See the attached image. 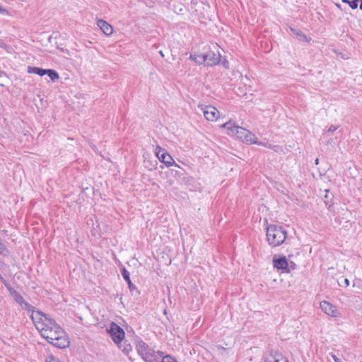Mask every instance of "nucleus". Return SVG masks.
I'll use <instances>...</instances> for the list:
<instances>
[{
	"label": "nucleus",
	"mask_w": 362,
	"mask_h": 362,
	"mask_svg": "<svg viewBox=\"0 0 362 362\" xmlns=\"http://www.w3.org/2000/svg\"><path fill=\"white\" fill-rule=\"evenodd\" d=\"M341 1L349 4L351 9H356L358 6V0H341Z\"/></svg>",
	"instance_id": "393cba45"
},
{
	"label": "nucleus",
	"mask_w": 362,
	"mask_h": 362,
	"mask_svg": "<svg viewBox=\"0 0 362 362\" xmlns=\"http://www.w3.org/2000/svg\"><path fill=\"white\" fill-rule=\"evenodd\" d=\"M7 290L9 292V294L13 297V300L20 305H22V303H24L23 297L17 292L11 286H10Z\"/></svg>",
	"instance_id": "2eb2a0df"
},
{
	"label": "nucleus",
	"mask_w": 362,
	"mask_h": 362,
	"mask_svg": "<svg viewBox=\"0 0 362 362\" xmlns=\"http://www.w3.org/2000/svg\"><path fill=\"white\" fill-rule=\"evenodd\" d=\"M47 317V314L40 310H35V313L31 314L30 318L35 325L36 329L40 332L41 327L44 324V318Z\"/></svg>",
	"instance_id": "6e6552de"
},
{
	"label": "nucleus",
	"mask_w": 362,
	"mask_h": 362,
	"mask_svg": "<svg viewBox=\"0 0 362 362\" xmlns=\"http://www.w3.org/2000/svg\"><path fill=\"white\" fill-rule=\"evenodd\" d=\"M244 132L246 133L245 139L244 140L245 143L248 144H255L259 145H263L262 142H258L257 136L253 133H252L249 130L248 132Z\"/></svg>",
	"instance_id": "a211bd4d"
},
{
	"label": "nucleus",
	"mask_w": 362,
	"mask_h": 362,
	"mask_svg": "<svg viewBox=\"0 0 362 362\" xmlns=\"http://www.w3.org/2000/svg\"><path fill=\"white\" fill-rule=\"evenodd\" d=\"M336 6L339 8H341V5L339 4H336Z\"/></svg>",
	"instance_id": "09e8293b"
},
{
	"label": "nucleus",
	"mask_w": 362,
	"mask_h": 362,
	"mask_svg": "<svg viewBox=\"0 0 362 362\" xmlns=\"http://www.w3.org/2000/svg\"><path fill=\"white\" fill-rule=\"evenodd\" d=\"M202 109L206 119L208 121H215L217 119L218 114L219 112L215 107L211 105H206Z\"/></svg>",
	"instance_id": "9d476101"
},
{
	"label": "nucleus",
	"mask_w": 362,
	"mask_h": 362,
	"mask_svg": "<svg viewBox=\"0 0 362 362\" xmlns=\"http://www.w3.org/2000/svg\"><path fill=\"white\" fill-rule=\"evenodd\" d=\"M221 127L224 128L227 130V134L231 136H235L238 139L244 142L245 139L246 133L244 132H248L247 129L237 126L235 124L232 123L231 121L226 122L221 125Z\"/></svg>",
	"instance_id": "7ed1b4c3"
},
{
	"label": "nucleus",
	"mask_w": 362,
	"mask_h": 362,
	"mask_svg": "<svg viewBox=\"0 0 362 362\" xmlns=\"http://www.w3.org/2000/svg\"><path fill=\"white\" fill-rule=\"evenodd\" d=\"M186 185L189 187L190 191H200L201 186L193 178H188L185 182Z\"/></svg>",
	"instance_id": "6ab92c4d"
},
{
	"label": "nucleus",
	"mask_w": 362,
	"mask_h": 362,
	"mask_svg": "<svg viewBox=\"0 0 362 362\" xmlns=\"http://www.w3.org/2000/svg\"><path fill=\"white\" fill-rule=\"evenodd\" d=\"M21 306L23 309L27 310L28 313L30 312L32 314L35 311V308L25 300L24 301V303H22V305Z\"/></svg>",
	"instance_id": "b1692460"
},
{
	"label": "nucleus",
	"mask_w": 362,
	"mask_h": 362,
	"mask_svg": "<svg viewBox=\"0 0 362 362\" xmlns=\"http://www.w3.org/2000/svg\"><path fill=\"white\" fill-rule=\"evenodd\" d=\"M160 161V163L161 164H164L165 166L167 167H170V166H172L173 165H175L176 167H179L176 163H175V160H158Z\"/></svg>",
	"instance_id": "c85d7f7f"
},
{
	"label": "nucleus",
	"mask_w": 362,
	"mask_h": 362,
	"mask_svg": "<svg viewBox=\"0 0 362 362\" xmlns=\"http://www.w3.org/2000/svg\"><path fill=\"white\" fill-rule=\"evenodd\" d=\"M121 273H122V277L128 284L129 288L130 291L133 292V291L137 290V288L132 284V282L130 279L129 272L127 271V269L125 267H123L121 269Z\"/></svg>",
	"instance_id": "dca6fc26"
},
{
	"label": "nucleus",
	"mask_w": 362,
	"mask_h": 362,
	"mask_svg": "<svg viewBox=\"0 0 362 362\" xmlns=\"http://www.w3.org/2000/svg\"><path fill=\"white\" fill-rule=\"evenodd\" d=\"M1 71V70L0 69V71Z\"/></svg>",
	"instance_id": "5fc2aeb1"
},
{
	"label": "nucleus",
	"mask_w": 362,
	"mask_h": 362,
	"mask_svg": "<svg viewBox=\"0 0 362 362\" xmlns=\"http://www.w3.org/2000/svg\"><path fill=\"white\" fill-rule=\"evenodd\" d=\"M163 356H164V353L163 351H155L154 350V354L152 356V358H154L156 362H158V358L159 357H162L163 358Z\"/></svg>",
	"instance_id": "7c9ffc66"
},
{
	"label": "nucleus",
	"mask_w": 362,
	"mask_h": 362,
	"mask_svg": "<svg viewBox=\"0 0 362 362\" xmlns=\"http://www.w3.org/2000/svg\"><path fill=\"white\" fill-rule=\"evenodd\" d=\"M335 221H337V222L339 221V224H341V221H339V218H335Z\"/></svg>",
	"instance_id": "8fccbe9b"
},
{
	"label": "nucleus",
	"mask_w": 362,
	"mask_h": 362,
	"mask_svg": "<svg viewBox=\"0 0 362 362\" xmlns=\"http://www.w3.org/2000/svg\"><path fill=\"white\" fill-rule=\"evenodd\" d=\"M45 69H43L41 67L28 66L27 71L29 74H37L40 76H45Z\"/></svg>",
	"instance_id": "aec40b11"
},
{
	"label": "nucleus",
	"mask_w": 362,
	"mask_h": 362,
	"mask_svg": "<svg viewBox=\"0 0 362 362\" xmlns=\"http://www.w3.org/2000/svg\"><path fill=\"white\" fill-rule=\"evenodd\" d=\"M358 3H360V4H359V8H360L361 10H362V0H358Z\"/></svg>",
	"instance_id": "37998d69"
},
{
	"label": "nucleus",
	"mask_w": 362,
	"mask_h": 362,
	"mask_svg": "<svg viewBox=\"0 0 362 362\" xmlns=\"http://www.w3.org/2000/svg\"><path fill=\"white\" fill-rule=\"evenodd\" d=\"M291 32L296 36L298 40L302 42H309L311 40V38H308L305 33H303L300 30L296 29L292 27H289Z\"/></svg>",
	"instance_id": "f3484780"
},
{
	"label": "nucleus",
	"mask_w": 362,
	"mask_h": 362,
	"mask_svg": "<svg viewBox=\"0 0 362 362\" xmlns=\"http://www.w3.org/2000/svg\"><path fill=\"white\" fill-rule=\"evenodd\" d=\"M271 356L273 357V358H279V359L284 360V362H288L287 358L284 357L283 354L281 352L278 351H275L274 352H272L271 353Z\"/></svg>",
	"instance_id": "bb28decb"
},
{
	"label": "nucleus",
	"mask_w": 362,
	"mask_h": 362,
	"mask_svg": "<svg viewBox=\"0 0 362 362\" xmlns=\"http://www.w3.org/2000/svg\"><path fill=\"white\" fill-rule=\"evenodd\" d=\"M339 128V126L331 125L327 130V133H332Z\"/></svg>",
	"instance_id": "c9c22d12"
},
{
	"label": "nucleus",
	"mask_w": 362,
	"mask_h": 362,
	"mask_svg": "<svg viewBox=\"0 0 362 362\" xmlns=\"http://www.w3.org/2000/svg\"><path fill=\"white\" fill-rule=\"evenodd\" d=\"M132 351V346L130 344L127 342V340L124 341L123 348L122 349V351L126 354L128 355L130 351Z\"/></svg>",
	"instance_id": "a878e982"
},
{
	"label": "nucleus",
	"mask_w": 362,
	"mask_h": 362,
	"mask_svg": "<svg viewBox=\"0 0 362 362\" xmlns=\"http://www.w3.org/2000/svg\"><path fill=\"white\" fill-rule=\"evenodd\" d=\"M280 360L279 358H274V362H279Z\"/></svg>",
	"instance_id": "49530a36"
},
{
	"label": "nucleus",
	"mask_w": 362,
	"mask_h": 362,
	"mask_svg": "<svg viewBox=\"0 0 362 362\" xmlns=\"http://www.w3.org/2000/svg\"><path fill=\"white\" fill-rule=\"evenodd\" d=\"M196 53H194V54H190V57H189V59L194 61L195 63H196Z\"/></svg>",
	"instance_id": "ea45409f"
},
{
	"label": "nucleus",
	"mask_w": 362,
	"mask_h": 362,
	"mask_svg": "<svg viewBox=\"0 0 362 362\" xmlns=\"http://www.w3.org/2000/svg\"><path fill=\"white\" fill-rule=\"evenodd\" d=\"M320 160H315V164L318 165Z\"/></svg>",
	"instance_id": "a18cd8bd"
},
{
	"label": "nucleus",
	"mask_w": 362,
	"mask_h": 362,
	"mask_svg": "<svg viewBox=\"0 0 362 362\" xmlns=\"http://www.w3.org/2000/svg\"><path fill=\"white\" fill-rule=\"evenodd\" d=\"M196 63L198 64H204V62L206 61L205 58V53L204 54H199L196 53Z\"/></svg>",
	"instance_id": "cd10ccee"
},
{
	"label": "nucleus",
	"mask_w": 362,
	"mask_h": 362,
	"mask_svg": "<svg viewBox=\"0 0 362 362\" xmlns=\"http://www.w3.org/2000/svg\"><path fill=\"white\" fill-rule=\"evenodd\" d=\"M273 266L278 270L290 272L289 263L286 256L275 255L272 259Z\"/></svg>",
	"instance_id": "423d86ee"
},
{
	"label": "nucleus",
	"mask_w": 362,
	"mask_h": 362,
	"mask_svg": "<svg viewBox=\"0 0 362 362\" xmlns=\"http://www.w3.org/2000/svg\"><path fill=\"white\" fill-rule=\"evenodd\" d=\"M205 58L204 64L207 66H213L221 62V54L211 50L205 53Z\"/></svg>",
	"instance_id": "1a4fd4ad"
},
{
	"label": "nucleus",
	"mask_w": 362,
	"mask_h": 362,
	"mask_svg": "<svg viewBox=\"0 0 362 362\" xmlns=\"http://www.w3.org/2000/svg\"><path fill=\"white\" fill-rule=\"evenodd\" d=\"M144 164L146 168H148L150 170L153 168H156V165L158 164L157 160H144Z\"/></svg>",
	"instance_id": "5701e85b"
},
{
	"label": "nucleus",
	"mask_w": 362,
	"mask_h": 362,
	"mask_svg": "<svg viewBox=\"0 0 362 362\" xmlns=\"http://www.w3.org/2000/svg\"><path fill=\"white\" fill-rule=\"evenodd\" d=\"M320 308L325 313L332 317H337L340 315V313L337 308L328 301H322L320 303Z\"/></svg>",
	"instance_id": "0eeeda50"
},
{
	"label": "nucleus",
	"mask_w": 362,
	"mask_h": 362,
	"mask_svg": "<svg viewBox=\"0 0 362 362\" xmlns=\"http://www.w3.org/2000/svg\"><path fill=\"white\" fill-rule=\"evenodd\" d=\"M332 358L334 359V361L335 362H341V361H340V359H339V358H337V356L336 355L332 354Z\"/></svg>",
	"instance_id": "79ce46f5"
},
{
	"label": "nucleus",
	"mask_w": 362,
	"mask_h": 362,
	"mask_svg": "<svg viewBox=\"0 0 362 362\" xmlns=\"http://www.w3.org/2000/svg\"><path fill=\"white\" fill-rule=\"evenodd\" d=\"M326 170H327V168L325 167V168L322 170V171H323V173H325L326 172Z\"/></svg>",
	"instance_id": "3c124183"
},
{
	"label": "nucleus",
	"mask_w": 362,
	"mask_h": 362,
	"mask_svg": "<svg viewBox=\"0 0 362 362\" xmlns=\"http://www.w3.org/2000/svg\"><path fill=\"white\" fill-rule=\"evenodd\" d=\"M296 264L294 262H291L289 263V269H290V270H291V269H296Z\"/></svg>",
	"instance_id": "58836bf2"
},
{
	"label": "nucleus",
	"mask_w": 362,
	"mask_h": 362,
	"mask_svg": "<svg viewBox=\"0 0 362 362\" xmlns=\"http://www.w3.org/2000/svg\"><path fill=\"white\" fill-rule=\"evenodd\" d=\"M9 82V78L4 71H0V86L4 87Z\"/></svg>",
	"instance_id": "4be33fe9"
},
{
	"label": "nucleus",
	"mask_w": 362,
	"mask_h": 362,
	"mask_svg": "<svg viewBox=\"0 0 362 362\" xmlns=\"http://www.w3.org/2000/svg\"><path fill=\"white\" fill-rule=\"evenodd\" d=\"M46 362H61V361L58 358H56L53 356L51 355L46 359Z\"/></svg>",
	"instance_id": "f704fd0d"
},
{
	"label": "nucleus",
	"mask_w": 362,
	"mask_h": 362,
	"mask_svg": "<svg viewBox=\"0 0 362 362\" xmlns=\"http://www.w3.org/2000/svg\"><path fill=\"white\" fill-rule=\"evenodd\" d=\"M44 324L42 327H41L40 332L45 329H55V327H60V326L57 324L55 320L51 317H49L48 315H47V317L44 318Z\"/></svg>",
	"instance_id": "4468645a"
},
{
	"label": "nucleus",
	"mask_w": 362,
	"mask_h": 362,
	"mask_svg": "<svg viewBox=\"0 0 362 362\" xmlns=\"http://www.w3.org/2000/svg\"><path fill=\"white\" fill-rule=\"evenodd\" d=\"M143 155H142V157L143 158H148L151 156V154H150V151H149V146L148 147L147 149H145V150H143Z\"/></svg>",
	"instance_id": "473e14b6"
},
{
	"label": "nucleus",
	"mask_w": 362,
	"mask_h": 362,
	"mask_svg": "<svg viewBox=\"0 0 362 362\" xmlns=\"http://www.w3.org/2000/svg\"><path fill=\"white\" fill-rule=\"evenodd\" d=\"M0 281L4 284L6 288H8L11 284L2 276L0 274Z\"/></svg>",
	"instance_id": "72a5a7b5"
},
{
	"label": "nucleus",
	"mask_w": 362,
	"mask_h": 362,
	"mask_svg": "<svg viewBox=\"0 0 362 362\" xmlns=\"http://www.w3.org/2000/svg\"><path fill=\"white\" fill-rule=\"evenodd\" d=\"M6 46L7 45L5 43V42L3 40L0 39V47L1 48H5V47H6Z\"/></svg>",
	"instance_id": "a19ab883"
},
{
	"label": "nucleus",
	"mask_w": 362,
	"mask_h": 362,
	"mask_svg": "<svg viewBox=\"0 0 362 362\" xmlns=\"http://www.w3.org/2000/svg\"><path fill=\"white\" fill-rule=\"evenodd\" d=\"M136 349L138 354L144 361L148 358H152L154 354V350L150 348L141 338L136 339Z\"/></svg>",
	"instance_id": "20e7f679"
},
{
	"label": "nucleus",
	"mask_w": 362,
	"mask_h": 362,
	"mask_svg": "<svg viewBox=\"0 0 362 362\" xmlns=\"http://www.w3.org/2000/svg\"><path fill=\"white\" fill-rule=\"evenodd\" d=\"M45 72V75L48 76L52 82H56L59 78L58 72L54 69H46Z\"/></svg>",
	"instance_id": "412c9836"
},
{
	"label": "nucleus",
	"mask_w": 362,
	"mask_h": 362,
	"mask_svg": "<svg viewBox=\"0 0 362 362\" xmlns=\"http://www.w3.org/2000/svg\"><path fill=\"white\" fill-rule=\"evenodd\" d=\"M264 362H270V361H269L268 360H265Z\"/></svg>",
	"instance_id": "864d4df0"
},
{
	"label": "nucleus",
	"mask_w": 362,
	"mask_h": 362,
	"mask_svg": "<svg viewBox=\"0 0 362 362\" xmlns=\"http://www.w3.org/2000/svg\"><path fill=\"white\" fill-rule=\"evenodd\" d=\"M159 54L163 58L165 57L162 50L159 51Z\"/></svg>",
	"instance_id": "c03bdc74"
},
{
	"label": "nucleus",
	"mask_w": 362,
	"mask_h": 362,
	"mask_svg": "<svg viewBox=\"0 0 362 362\" xmlns=\"http://www.w3.org/2000/svg\"><path fill=\"white\" fill-rule=\"evenodd\" d=\"M221 64L222 65L226 68V69H229V62L226 59H224L222 62H221Z\"/></svg>",
	"instance_id": "4c0bfd02"
},
{
	"label": "nucleus",
	"mask_w": 362,
	"mask_h": 362,
	"mask_svg": "<svg viewBox=\"0 0 362 362\" xmlns=\"http://www.w3.org/2000/svg\"><path fill=\"white\" fill-rule=\"evenodd\" d=\"M160 362H177V361L172 356L168 354L163 356V358Z\"/></svg>",
	"instance_id": "c756f323"
},
{
	"label": "nucleus",
	"mask_w": 362,
	"mask_h": 362,
	"mask_svg": "<svg viewBox=\"0 0 362 362\" xmlns=\"http://www.w3.org/2000/svg\"><path fill=\"white\" fill-rule=\"evenodd\" d=\"M107 332L118 347L122 349L121 343L125 337L124 329L115 322H111L110 327L107 329Z\"/></svg>",
	"instance_id": "f03ea898"
},
{
	"label": "nucleus",
	"mask_w": 362,
	"mask_h": 362,
	"mask_svg": "<svg viewBox=\"0 0 362 362\" xmlns=\"http://www.w3.org/2000/svg\"><path fill=\"white\" fill-rule=\"evenodd\" d=\"M66 333L64 330L60 327H55V329H45L40 332L41 336L45 338L49 343H52L59 337V336L64 335Z\"/></svg>",
	"instance_id": "39448f33"
},
{
	"label": "nucleus",
	"mask_w": 362,
	"mask_h": 362,
	"mask_svg": "<svg viewBox=\"0 0 362 362\" xmlns=\"http://www.w3.org/2000/svg\"><path fill=\"white\" fill-rule=\"evenodd\" d=\"M346 213L349 214H351V212L349 211H348V210H346Z\"/></svg>",
	"instance_id": "603ef678"
},
{
	"label": "nucleus",
	"mask_w": 362,
	"mask_h": 362,
	"mask_svg": "<svg viewBox=\"0 0 362 362\" xmlns=\"http://www.w3.org/2000/svg\"><path fill=\"white\" fill-rule=\"evenodd\" d=\"M266 236L269 245L274 247L284 243L287 232L282 226L271 224L267 228Z\"/></svg>",
	"instance_id": "f257e3e1"
},
{
	"label": "nucleus",
	"mask_w": 362,
	"mask_h": 362,
	"mask_svg": "<svg viewBox=\"0 0 362 362\" xmlns=\"http://www.w3.org/2000/svg\"><path fill=\"white\" fill-rule=\"evenodd\" d=\"M182 10H183V9H182V7H180V8H178V13H181V12L182 11Z\"/></svg>",
	"instance_id": "de8ad7c7"
},
{
	"label": "nucleus",
	"mask_w": 362,
	"mask_h": 362,
	"mask_svg": "<svg viewBox=\"0 0 362 362\" xmlns=\"http://www.w3.org/2000/svg\"><path fill=\"white\" fill-rule=\"evenodd\" d=\"M97 25L105 35L109 36L113 33V27L103 19L98 20Z\"/></svg>",
	"instance_id": "ddd939ff"
},
{
	"label": "nucleus",
	"mask_w": 362,
	"mask_h": 362,
	"mask_svg": "<svg viewBox=\"0 0 362 362\" xmlns=\"http://www.w3.org/2000/svg\"><path fill=\"white\" fill-rule=\"evenodd\" d=\"M51 344L57 348L63 349L69 346L70 341L67 334L64 333V335L59 336V337Z\"/></svg>",
	"instance_id": "f8f14e48"
},
{
	"label": "nucleus",
	"mask_w": 362,
	"mask_h": 362,
	"mask_svg": "<svg viewBox=\"0 0 362 362\" xmlns=\"http://www.w3.org/2000/svg\"><path fill=\"white\" fill-rule=\"evenodd\" d=\"M269 148H272L271 144H269ZM272 149L276 152L279 151V150H282L281 147L279 145H274L272 146Z\"/></svg>",
	"instance_id": "e433bc0d"
},
{
	"label": "nucleus",
	"mask_w": 362,
	"mask_h": 362,
	"mask_svg": "<svg viewBox=\"0 0 362 362\" xmlns=\"http://www.w3.org/2000/svg\"><path fill=\"white\" fill-rule=\"evenodd\" d=\"M149 151L153 153L154 156L157 158H165L167 156L169 157V158H173L166 149L161 148L158 145L156 146H149Z\"/></svg>",
	"instance_id": "9b49d317"
},
{
	"label": "nucleus",
	"mask_w": 362,
	"mask_h": 362,
	"mask_svg": "<svg viewBox=\"0 0 362 362\" xmlns=\"http://www.w3.org/2000/svg\"><path fill=\"white\" fill-rule=\"evenodd\" d=\"M338 284L339 286H345L346 287L349 286V280L346 278L342 279V282L338 281Z\"/></svg>",
	"instance_id": "2f4dec72"
}]
</instances>
